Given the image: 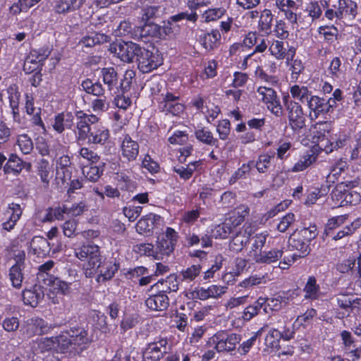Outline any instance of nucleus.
I'll use <instances>...</instances> for the list:
<instances>
[{"label":"nucleus","mask_w":361,"mask_h":361,"mask_svg":"<svg viewBox=\"0 0 361 361\" xmlns=\"http://www.w3.org/2000/svg\"><path fill=\"white\" fill-rule=\"evenodd\" d=\"M71 162L70 157L63 155L57 161L56 174L63 182L69 180L71 176Z\"/></svg>","instance_id":"72a5a7b5"},{"label":"nucleus","mask_w":361,"mask_h":361,"mask_svg":"<svg viewBox=\"0 0 361 361\" xmlns=\"http://www.w3.org/2000/svg\"><path fill=\"white\" fill-rule=\"evenodd\" d=\"M174 247L168 240L161 238L158 239L155 250L161 259L162 255H169L173 251Z\"/></svg>","instance_id":"e2e57ef3"},{"label":"nucleus","mask_w":361,"mask_h":361,"mask_svg":"<svg viewBox=\"0 0 361 361\" xmlns=\"http://www.w3.org/2000/svg\"><path fill=\"white\" fill-rule=\"evenodd\" d=\"M99 264V267L95 271V275L97 274V281L99 283L110 280L118 271V266L115 262L111 261H102L101 259Z\"/></svg>","instance_id":"4be33fe9"},{"label":"nucleus","mask_w":361,"mask_h":361,"mask_svg":"<svg viewBox=\"0 0 361 361\" xmlns=\"http://www.w3.org/2000/svg\"><path fill=\"white\" fill-rule=\"evenodd\" d=\"M71 338L74 348V353H79L83 349L86 348L89 343L87 331L83 329H77L70 330Z\"/></svg>","instance_id":"bb28decb"},{"label":"nucleus","mask_w":361,"mask_h":361,"mask_svg":"<svg viewBox=\"0 0 361 361\" xmlns=\"http://www.w3.org/2000/svg\"><path fill=\"white\" fill-rule=\"evenodd\" d=\"M322 6L317 1H311L305 9L312 22L319 18L322 14Z\"/></svg>","instance_id":"774afa93"},{"label":"nucleus","mask_w":361,"mask_h":361,"mask_svg":"<svg viewBox=\"0 0 361 361\" xmlns=\"http://www.w3.org/2000/svg\"><path fill=\"white\" fill-rule=\"evenodd\" d=\"M23 211L19 204L11 203L4 212L2 228L6 231H12L22 215Z\"/></svg>","instance_id":"dca6fc26"},{"label":"nucleus","mask_w":361,"mask_h":361,"mask_svg":"<svg viewBox=\"0 0 361 361\" xmlns=\"http://www.w3.org/2000/svg\"><path fill=\"white\" fill-rule=\"evenodd\" d=\"M271 54L276 59H283L286 56V48L284 42L279 40H274L269 48Z\"/></svg>","instance_id":"bf43d9fd"},{"label":"nucleus","mask_w":361,"mask_h":361,"mask_svg":"<svg viewBox=\"0 0 361 361\" xmlns=\"http://www.w3.org/2000/svg\"><path fill=\"white\" fill-rule=\"evenodd\" d=\"M7 92L13 118L16 120L19 117L18 108L20 94L16 86H10L7 90Z\"/></svg>","instance_id":"c03bdc74"},{"label":"nucleus","mask_w":361,"mask_h":361,"mask_svg":"<svg viewBox=\"0 0 361 361\" xmlns=\"http://www.w3.org/2000/svg\"><path fill=\"white\" fill-rule=\"evenodd\" d=\"M37 174L39 176L42 182L48 185L53 177V169L47 160L42 159L37 163Z\"/></svg>","instance_id":"ea45409f"},{"label":"nucleus","mask_w":361,"mask_h":361,"mask_svg":"<svg viewBox=\"0 0 361 361\" xmlns=\"http://www.w3.org/2000/svg\"><path fill=\"white\" fill-rule=\"evenodd\" d=\"M75 256L80 261H84L82 265L84 274L87 278L95 276V271L102 259L99 247L94 243H88L75 249Z\"/></svg>","instance_id":"f257e3e1"},{"label":"nucleus","mask_w":361,"mask_h":361,"mask_svg":"<svg viewBox=\"0 0 361 361\" xmlns=\"http://www.w3.org/2000/svg\"><path fill=\"white\" fill-rule=\"evenodd\" d=\"M46 285L52 287L54 290L63 295H68L71 292L70 286L71 283L60 280L54 276H48L46 279Z\"/></svg>","instance_id":"79ce46f5"},{"label":"nucleus","mask_w":361,"mask_h":361,"mask_svg":"<svg viewBox=\"0 0 361 361\" xmlns=\"http://www.w3.org/2000/svg\"><path fill=\"white\" fill-rule=\"evenodd\" d=\"M337 13H329L330 17H340L341 20H353L357 14V4L352 0H338Z\"/></svg>","instance_id":"ddd939ff"},{"label":"nucleus","mask_w":361,"mask_h":361,"mask_svg":"<svg viewBox=\"0 0 361 361\" xmlns=\"http://www.w3.org/2000/svg\"><path fill=\"white\" fill-rule=\"evenodd\" d=\"M257 92L259 99L267 104L268 109L276 116H281L283 114V108L276 92L272 88L266 86L258 87Z\"/></svg>","instance_id":"423d86ee"},{"label":"nucleus","mask_w":361,"mask_h":361,"mask_svg":"<svg viewBox=\"0 0 361 361\" xmlns=\"http://www.w3.org/2000/svg\"><path fill=\"white\" fill-rule=\"evenodd\" d=\"M141 37H152L157 38H164L171 32V27L168 25L161 27L157 24L146 23L142 26L137 27Z\"/></svg>","instance_id":"f3484780"},{"label":"nucleus","mask_w":361,"mask_h":361,"mask_svg":"<svg viewBox=\"0 0 361 361\" xmlns=\"http://www.w3.org/2000/svg\"><path fill=\"white\" fill-rule=\"evenodd\" d=\"M85 1L86 0H56L53 6V11L56 14L66 16L79 11Z\"/></svg>","instance_id":"6ab92c4d"},{"label":"nucleus","mask_w":361,"mask_h":361,"mask_svg":"<svg viewBox=\"0 0 361 361\" xmlns=\"http://www.w3.org/2000/svg\"><path fill=\"white\" fill-rule=\"evenodd\" d=\"M268 325L270 326V330L266 340L269 341L271 345L277 343L281 339L289 341L293 338V327L286 317L274 315L270 319Z\"/></svg>","instance_id":"f03ea898"},{"label":"nucleus","mask_w":361,"mask_h":361,"mask_svg":"<svg viewBox=\"0 0 361 361\" xmlns=\"http://www.w3.org/2000/svg\"><path fill=\"white\" fill-rule=\"evenodd\" d=\"M253 166V161H250L247 164H243L230 178V184L235 183L238 179L245 178L247 175L250 172Z\"/></svg>","instance_id":"6e6d98bb"},{"label":"nucleus","mask_w":361,"mask_h":361,"mask_svg":"<svg viewBox=\"0 0 361 361\" xmlns=\"http://www.w3.org/2000/svg\"><path fill=\"white\" fill-rule=\"evenodd\" d=\"M314 153L305 154L293 167V172L302 171L316 161Z\"/></svg>","instance_id":"4d7b16f0"},{"label":"nucleus","mask_w":361,"mask_h":361,"mask_svg":"<svg viewBox=\"0 0 361 361\" xmlns=\"http://www.w3.org/2000/svg\"><path fill=\"white\" fill-rule=\"evenodd\" d=\"M261 309H263L265 313L268 312L264 298H258L252 305L247 307L243 312L242 318L245 321H250L259 314Z\"/></svg>","instance_id":"473e14b6"},{"label":"nucleus","mask_w":361,"mask_h":361,"mask_svg":"<svg viewBox=\"0 0 361 361\" xmlns=\"http://www.w3.org/2000/svg\"><path fill=\"white\" fill-rule=\"evenodd\" d=\"M109 136L108 128L97 122L96 125L92 127L86 140H87L88 143L104 145L108 141Z\"/></svg>","instance_id":"412c9836"},{"label":"nucleus","mask_w":361,"mask_h":361,"mask_svg":"<svg viewBox=\"0 0 361 361\" xmlns=\"http://www.w3.org/2000/svg\"><path fill=\"white\" fill-rule=\"evenodd\" d=\"M23 168V161L17 155L11 154L4 166V171L6 173H18Z\"/></svg>","instance_id":"603ef678"},{"label":"nucleus","mask_w":361,"mask_h":361,"mask_svg":"<svg viewBox=\"0 0 361 361\" xmlns=\"http://www.w3.org/2000/svg\"><path fill=\"white\" fill-rule=\"evenodd\" d=\"M244 221V215L240 212H234L231 216L221 224L214 226L211 231V236L215 238H226L231 233H233L237 227Z\"/></svg>","instance_id":"7ed1b4c3"},{"label":"nucleus","mask_w":361,"mask_h":361,"mask_svg":"<svg viewBox=\"0 0 361 361\" xmlns=\"http://www.w3.org/2000/svg\"><path fill=\"white\" fill-rule=\"evenodd\" d=\"M169 348L167 339L159 338L147 344L143 351V359L145 361H159L168 353Z\"/></svg>","instance_id":"1a4fd4ad"},{"label":"nucleus","mask_w":361,"mask_h":361,"mask_svg":"<svg viewBox=\"0 0 361 361\" xmlns=\"http://www.w3.org/2000/svg\"><path fill=\"white\" fill-rule=\"evenodd\" d=\"M101 76L104 85L107 86L109 92L117 88L118 83V75L113 67L104 68L101 70Z\"/></svg>","instance_id":"f704fd0d"},{"label":"nucleus","mask_w":361,"mask_h":361,"mask_svg":"<svg viewBox=\"0 0 361 361\" xmlns=\"http://www.w3.org/2000/svg\"><path fill=\"white\" fill-rule=\"evenodd\" d=\"M347 188L348 185L341 183L331 192L332 200L339 207H345V205H343V203L345 202V196L347 193Z\"/></svg>","instance_id":"8fccbe9b"},{"label":"nucleus","mask_w":361,"mask_h":361,"mask_svg":"<svg viewBox=\"0 0 361 361\" xmlns=\"http://www.w3.org/2000/svg\"><path fill=\"white\" fill-rule=\"evenodd\" d=\"M202 271V266L200 264H192L181 271L183 281H192L198 276Z\"/></svg>","instance_id":"69168bd1"},{"label":"nucleus","mask_w":361,"mask_h":361,"mask_svg":"<svg viewBox=\"0 0 361 361\" xmlns=\"http://www.w3.org/2000/svg\"><path fill=\"white\" fill-rule=\"evenodd\" d=\"M103 166L104 164H102V166H87L82 169V173L85 177V180L87 181V184L90 181L96 182L100 178L103 173Z\"/></svg>","instance_id":"3c124183"},{"label":"nucleus","mask_w":361,"mask_h":361,"mask_svg":"<svg viewBox=\"0 0 361 361\" xmlns=\"http://www.w3.org/2000/svg\"><path fill=\"white\" fill-rule=\"evenodd\" d=\"M307 105L309 109V116L311 120H315L320 115L326 114L324 99L317 95L309 97Z\"/></svg>","instance_id":"b1692460"},{"label":"nucleus","mask_w":361,"mask_h":361,"mask_svg":"<svg viewBox=\"0 0 361 361\" xmlns=\"http://www.w3.org/2000/svg\"><path fill=\"white\" fill-rule=\"evenodd\" d=\"M54 338L56 351L61 353H74V348H75V347H73L71 333L69 331L54 337Z\"/></svg>","instance_id":"7c9ffc66"},{"label":"nucleus","mask_w":361,"mask_h":361,"mask_svg":"<svg viewBox=\"0 0 361 361\" xmlns=\"http://www.w3.org/2000/svg\"><path fill=\"white\" fill-rule=\"evenodd\" d=\"M142 18L148 20L159 18L164 13L165 6L162 0H143Z\"/></svg>","instance_id":"a211bd4d"},{"label":"nucleus","mask_w":361,"mask_h":361,"mask_svg":"<svg viewBox=\"0 0 361 361\" xmlns=\"http://www.w3.org/2000/svg\"><path fill=\"white\" fill-rule=\"evenodd\" d=\"M266 307H269L270 310L277 311L285 307L289 303L290 298L288 293H283L279 294L274 298H265Z\"/></svg>","instance_id":"a19ab883"},{"label":"nucleus","mask_w":361,"mask_h":361,"mask_svg":"<svg viewBox=\"0 0 361 361\" xmlns=\"http://www.w3.org/2000/svg\"><path fill=\"white\" fill-rule=\"evenodd\" d=\"M141 47L133 42H118L110 46V51L125 63H132Z\"/></svg>","instance_id":"20e7f679"},{"label":"nucleus","mask_w":361,"mask_h":361,"mask_svg":"<svg viewBox=\"0 0 361 361\" xmlns=\"http://www.w3.org/2000/svg\"><path fill=\"white\" fill-rule=\"evenodd\" d=\"M289 245L293 249L298 250L300 254L296 255L294 254L293 255L292 262H294L296 259V257H303L306 256L310 250L309 243H307L305 240H303V238L299 235L295 231L290 235L289 238Z\"/></svg>","instance_id":"393cba45"},{"label":"nucleus","mask_w":361,"mask_h":361,"mask_svg":"<svg viewBox=\"0 0 361 361\" xmlns=\"http://www.w3.org/2000/svg\"><path fill=\"white\" fill-rule=\"evenodd\" d=\"M268 234L267 232L256 234L254 242L250 251L247 253L248 259L252 261L257 256L262 253V250L265 245Z\"/></svg>","instance_id":"4c0bfd02"},{"label":"nucleus","mask_w":361,"mask_h":361,"mask_svg":"<svg viewBox=\"0 0 361 361\" xmlns=\"http://www.w3.org/2000/svg\"><path fill=\"white\" fill-rule=\"evenodd\" d=\"M51 327L43 319L33 317L25 320L21 325L20 332L24 338H31L49 332Z\"/></svg>","instance_id":"0eeeda50"},{"label":"nucleus","mask_w":361,"mask_h":361,"mask_svg":"<svg viewBox=\"0 0 361 361\" xmlns=\"http://www.w3.org/2000/svg\"><path fill=\"white\" fill-rule=\"evenodd\" d=\"M221 34L219 30H213L211 32L204 33L200 37V43L206 50L216 49L220 42Z\"/></svg>","instance_id":"e433bc0d"},{"label":"nucleus","mask_w":361,"mask_h":361,"mask_svg":"<svg viewBox=\"0 0 361 361\" xmlns=\"http://www.w3.org/2000/svg\"><path fill=\"white\" fill-rule=\"evenodd\" d=\"M139 144L128 135L124 136L120 147L121 156L128 162L136 160L139 154Z\"/></svg>","instance_id":"aec40b11"},{"label":"nucleus","mask_w":361,"mask_h":361,"mask_svg":"<svg viewBox=\"0 0 361 361\" xmlns=\"http://www.w3.org/2000/svg\"><path fill=\"white\" fill-rule=\"evenodd\" d=\"M235 235L229 243L230 250L234 252H239L245 247L253 233L252 228L249 224H245L242 228L235 229Z\"/></svg>","instance_id":"4468645a"},{"label":"nucleus","mask_w":361,"mask_h":361,"mask_svg":"<svg viewBox=\"0 0 361 361\" xmlns=\"http://www.w3.org/2000/svg\"><path fill=\"white\" fill-rule=\"evenodd\" d=\"M146 306L155 311H163L168 308L169 300L168 296L164 293V291L149 297L145 300Z\"/></svg>","instance_id":"cd10ccee"},{"label":"nucleus","mask_w":361,"mask_h":361,"mask_svg":"<svg viewBox=\"0 0 361 361\" xmlns=\"http://www.w3.org/2000/svg\"><path fill=\"white\" fill-rule=\"evenodd\" d=\"M25 109L26 113L28 115L32 116L31 118L32 123L35 126H39L41 128L43 133L46 132L45 126L41 118V109L35 108L34 106V100L33 98L26 94V102Z\"/></svg>","instance_id":"c85d7f7f"},{"label":"nucleus","mask_w":361,"mask_h":361,"mask_svg":"<svg viewBox=\"0 0 361 361\" xmlns=\"http://www.w3.org/2000/svg\"><path fill=\"white\" fill-rule=\"evenodd\" d=\"M30 252L39 257H44L50 252L49 243L45 238L35 236L30 242Z\"/></svg>","instance_id":"a878e982"},{"label":"nucleus","mask_w":361,"mask_h":361,"mask_svg":"<svg viewBox=\"0 0 361 361\" xmlns=\"http://www.w3.org/2000/svg\"><path fill=\"white\" fill-rule=\"evenodd\" d=\"M136 60L138 68L144 73H149L161 65L159 56L144 47L140 48Z\"/></svg>","instance_id":"f8f14e48"},{"label":"nucleus","mask_w":361,"mask_h":361,"mask_svg":"<svg viewBox=\"0 0 361 361\" xmlns=\"http://www.w3.org/2000/svg\"><path fill=\"white\" fill-rule=\"evenodd\" d=\"M329 74L334 80H341L345 74V67L339 57H334L329 65Z\"/></svg>","instance_id":"a18cd8bd"},{"label":"nucleus","mask_w":361,"mask_h":361,"mask_svg":"<svg viewBox=\"0 0 361 361\" xmlns=\"http://www.w3.org/2000/svg\"><path fill=\"white\" fill-rule=\"evenodd\" d=\"M134 251L140 255L153 257L155 259H159L160 256L154 247L151 243H141L134 246Z\"/></svg>","instance_id":"864d4df0"},{"label":"nucleus","mask_w":361,"mask_h":361,"mask_svg":"<svg viewBox=\"0 0 361 361\" xmlns=\"http://www.w3.org/2000/svg\"><path fill=\"white\" fill-rule=\"evenodd\" d=\"M162 99L159 103V109L165 114L178 116L184 111L185 106L180 102V96L167 92L161 94Z\"/></svg>","instance_id":"9b49d317"},{"label":"nucleus","mask_w":361,"mask_h":361,"mask_svg":"<svg viewBox=\"0 0 361 361\" xmlns=\"http://www.w3.org/2000/svg\"><path fill=\"white\" fill-rule=\"evenodd\" d=\"M226 12L224 7L209 8L204 12L202 17L206 22L214 21L224 16Z\"/></svg>","instance_id":"338daca9"},{"label":"nucleus","mask_w":361,"mask_h":361,"mask_svg":"<svg viewBox=\"0 0 361 361\" xmlns=\"http://www.w3.org/2000/svg\"><path fill=\"white\" fill-rule=\"evenodd\" d=\"M109 40V37L102 33H92V35H87L80 41V44L86 47H94L97 44L106 42Z\"/></svg>","instance_id":"de8ad7c7"},{"label":"nucleus","mask_w":361,"mask_h":361,"mask_svg":"<svg viewBox=\"0 0 361 361\" xmlns=\"http://www.w3.org/2000/svg\"><path fill=\"white\" fill-rule=\"evenodd\" d=\"M81 86L87 93L92 94L97 97H102L104 95V89L100 82H93L90 79L83 80Z\"/></svg>","instance_id":"09e8293b"},{"label":"nucleus","mask_w":361,"mask_h":361,"mask_svg":"<svg viewBox=\"0 0 361 361\" xmlns=\"http://www.w3.org/2000/svg\"><path fill=\"white\" fill-rule=\"evenodd\" d=\"M241 341V337L237 334H227L224 331L218 332L209 339V343L214 344L218 352H230L235 349L236 345Z\"/></svg>","instance_id":"39448f33"},{"label":"nucleus","mask_w":361,"mask_h":361,"mask_svg":"<svg viewBox=\"0 0 361 361\" xmlns=\"http://www.w3.org/2000/svg\"><path fill=\"white\" fill-rule=\"evenodd\" d=\"M17 145L24 154H30L33 149L32 140L27 134H21L18 136Z\"/></svg>","instance_id":"13d9d810"},{"label":"nucleus","mask_w":361,"mask_h":361,"mask_svg":"<svg viewBox=\"0 0 361 361\" xmlns=\"http://www.w3.org/2000/svg\"><path fill=\"white\" fill-rule=\"evenodd\" d=\"M255 77L261 82H266L272 86H277L279 85V78L274 75H269L267 73L262 67L257 66L255 71Z\"/></svg>","instance_id":"5fc2aeb1"},{"label":"nucleus","mask_w":361,"mask_h":361,"mask_svg":"<svg viewBox=\"0 0 361 361\" xmlns=\"http://www.w3.org/2000/svg\"><path fill=\"white\" fill-rule=\"evenodd\" d=\"M196 139L202 143L209 145L218 147L219 141L213 135V133L206 127L201 125L197 126L194 132Z\"/></svg>","instance_id":"2f4dec72"},{"label":"nucleus","mask_w":361,"mask_h":361,"mask_svg":"<svg viewBox=\"0 0 361 361\" xmlns=\"http://www.w3.org/2000/svg\"><path fill=\"white\" fill-rule=\"evenodd\" d=\"M283 255V250L281 249H273L268 252H262L252 261L258 264H271L277 262Z\"/></svg>","instance_id":"58836bf2"},{"label":"nucleus","mask_w":361,"mask_h":361,"mask_svg":"<svg viewBox=\"0 0 361 361\" xmlns=\"http://www.w3.org/2000/svg\"><path fill=\"white\" fill-rule=\"evenodd\" d=\"M290 92L291 97L301 102H306L309 99V97H312V92L309 90L307 87L304 85H294L290 87Z\"/></svg>","instance_id":"49530a36"},{"label":"nucleus","mask_w":361,"mask_h":361,"mask_svg":"<svg viewBox=\"0 0 361 361\" xmlns=\"http://www.w3.org/2000/svg\"><path fill=\"white\" fill-rule=\"evenodd\" d=\"M347 169V164L345 161L342 160H339L336 162V164L331 167L329 175L327 176V179L329 181L334 182L338 180L339 176L341 175L343 172L345 171Z\"/></svg>","instance_id":"680f3d73"},{"label":"nucleus","mask_w":361,"mask_h":361,"mask_svg":"<svg viewBox=\"0 0 361 361\" xmlns=\"http://www.w3.org/2000/svg\"><path fill=\"white\" fill-rule=\"evenodd\" d=\"M329 130L328 124L317 123L312 130V141L316 144L318 147L325 151L326 153L331 152L333 147L331 142L329 139Z\"/></svg>","instance_id":"9d476101"},{"label":"nucleus","mask_w":361,"mask_h":361,"mask_svg":"<svg viewBox=\"0 0 361 361\" xmlns=\"http://www.w3.org/2000/svg\"><path fill=\"white\" fill-rule=\"evenodd\" d=\"M79 114L76 123L78 138L79 140H85L88 137L92 127L98 122L99 118L93 114H87L82 112Z\"/></svg>","instance_id":"2eb2a0df"},{"label":"nucleus","mask_w":361,"mask_h":361,"mask_svg":"<svg viewBox=\"0 0 361 361\" xmlns=\"http://www.w3.org/2000/svg\"><path fill=\"white\" fill-rule=\"evenodd\" d=\"M273 15L270 10L264 9L262 11L258 22V28L260 32L269 35L271 32Z\"/></svg>","instance_id":"37998d69"},{"label":"nucleus","mask_w":361,"mask_h":361,"mask_svg":"<svg viewBox=\"0 0 361 361\" xmlns=\"http://www.w3.org/2000/svg\"><path fill=\"white\" fill-rule=\"evenodd\" d=\"M289 124L294 132L299 133L305 127V118L301 105L294 101L286 100Z\"/></svg>","instance_id":"6e6552de"},{"label":"nucleus","mask_w":361,"mask_h":361,"mask_svg":"<svg viewBox=\"0 0 361 361\" xmlns=\"http://www.w3.org/2000/svg\"><path fill=\"white\" fill-rule=\"evenodd\" d=\"M303 292L305 299L317 300L322 295L320 286L317 283L314 276H309Z\"/></svg>","instance_id":"c9c22d12"},{"label":"nucleus","mask_w":361,"mask_h":361,"mask_svg":"<svg viewBox=\"0 0 361 361\" xmlns=\"http://www.w3.org/2000/svg\"><path fill=\"white\" fill-rule=\"evenodd\" d=\"M23 267L19 265H13L10 269L9 277L11 283L15 288H20L21 286L23 275L22 269Z\"/></svg>","instance_id":"052dcab7"},{"label":"nucleus","mask_w":361,"mask_h":361,"mask_svg":"<svg viewBox=\"0 0 361 361\" xmlns=\"http://www.w3.org/2000/svg\"><path fill=\"white\" fill-rule=\"evenodd\" d=\"M53 129L62 133L65 129H71L74 126V116L70 112L58 114L51 123Z\"/></svg>","instance_id":"5701e85b"},{"label":"nucleus","mask_w":361,"mask_h":361,"mask_svg":"<svg viewBox=\"0 0 361 361\" xmlns=\"http://www.w3.org/2000/svg\"><path fill=\"white\" fill-rule=\"evenodd\" d=\"M40 0H19L18 3L11 6V12L16 15L23 11H27L30 8L33 6Z\"/></svg>","instance_id":"0e129e2a"},{"label":"nucleus","mask_w":361,"mask_h":361,"mask_svg":"<svg viewBox=\"0 0 361 361\" xmlns=\"http://www.w3.org/2000/svg\"><path fill=\"white\" fill-rule=\"evenodd\" d=\"M44 297V290L39 286H35L31 290H25L23 293L24 303L31 307H36Z\"/></svg>","instance_id":"c756f323"}]
</instances>
